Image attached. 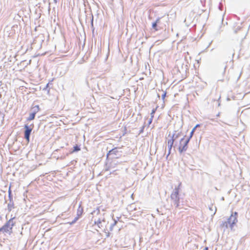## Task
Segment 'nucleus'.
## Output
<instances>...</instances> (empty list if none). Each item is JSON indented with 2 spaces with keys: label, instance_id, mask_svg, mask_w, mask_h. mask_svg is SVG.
I'll list each match as a JSON object with an SVG mask.
<instances>
[{
  "label": "nucleus",
  "instance_id": "f257e3e1",
  "mask_svg": "<svg viewBox=\"0 0 250 250\" xmlns=\"http://www.w3.org/2000/svg\"><path fill=\"white\" fill-rule=\"evenodd\" d=\"M237 222V212H234L232 213L228 218L227 222L223 223V225L226 228L229 227L231 229H233L234 225Z\"/></svg>",
  "mask_w": 250,
  "mask_h": 250
},
{
  "label": "nucleus",
  "instance_id": "f03ea898",
  "mask_svg": "<svg viewBox=\"0 0 250 250\" xmlns=\"http://www.w3.org/2000/svg\"><path fill=\"white\" fill-rule=\"evenodd\" d=\"M13 219H9L4 225L0 228V232L2 231L3 233H8L9 234L12 232L13 227L15 225V223L13 222Z\"/></svg>",
  "mask_w": 250,
  "mask_h": 250
},
{
  "label": "nucleus",
  "instance_id": "7ed1b4c3",
  "mask_svg": "<svg viewBox=\"0 0 250 250\" xmlns=\"http://www.w3.org/2000/svg\"><path fill=\"white\" fill-rule=\"evenodd\" d=\"M187 136H184L183 138L180 140L179 145L178 146V150L182 153L185 151L188 148V144L189 142L190 137Z\"/></svg>",
  "mask_w": 250,
  "mask_h": 250
},
{
  "label": "nucleus",
  "instance_id": "20e7f679",
  "mask_svg": "<svg viewBox=\"0 0 250 250\" xmlns=\"http://www.w3.org/2000/svg\"><path fill=\"white\" fill-rule=\"evenodd\" d=\"M179 135L180 133L176 131H175L172 135L169 134L168 137H170V139L167 141V145L169 149L171 148L175 140L179 137Z\"/></svg>",
  "mask_w": 250,
  "mask_h": 250
},
{
  "label": "nucleus",
  "instance_id": "39448f33",
  "mask_svg": "<svg viewBox=\"0 0 250 250\" xmlns=\"http://www.w3.org/2000/svg\"><path fill=\"white\" fill-rule=\"evenodd\" d=\"M24 138L26 139L27 142L29 143L30 135L32 130V127H30L29 126L26 125H24Z\"/></svg>",
  "mask_w": 250,
  "mask_h": 250
},
{
  "label": "nucleus",
  "instance_id": "423d86ee",
  "mask_svg": "<svg viewBox=\"0 0 250 250\" xmlns=\"http://www.w3.org/2000/svg\"><path fill=\"white\" fill-rule=\"evenodd\" d=\"M34 107L36 108V110H35V111L34 112L30 114L29 117L27 119L28 121H31V120H34L36 113L38 112L40 110L39 106L38 105H36Z\"/></svg>",
  "mask_w": 250,
  "mask_h": 250
},
{
  "label": "nucleus",
  "instance_id": "0eeeda50",
  "mask_svg": "<svg viewBox=\"0 0 250 250\" xmlns=\"http://www.w3.org/2000/svg\"><path fill=\"white\" fill-rule=\"evenodd\" d=\"M83 212V209L82 207H81L80 206L78 208V210H77L78 216L75 218L74 220L72 223H71L70 224H72L73 223H75L79 218L80 216H81L82 215Z\"/></svg>",
  "mask_w": 250,
  "mask_h": 250
},
{
  "label": "nucleus",
  "instance_id": "6e6552de",
  "mask_svg": "<svg viewBox=\"0 0 250 250\" xmlns=\"http://www.w3.org/2000/svg\"><path fill=\"white\" fill-rule=\"evenodd\" d=\"M160 19H157L155 22H153L152 23V27L155 29V31H157L158 29L157 28V24L159 22Z\"/></svg>",
  "mask_w": 250,
  "mask_h": 250
},
{
  "label": "nucleus",
  "instance_id": "1a4fd4ad",
  "mask_svg": "<svg viewBox=\"0 0 250 250\" xmlns=\"http://www.w3.org/2000/svg\"><path fill=\"white\" fill-rule=\"evenodd\" d=\"M80 147L79 146H78L77 145H76V146H75L73 147V149L72 150V152H76V151H78L79 150H80Z\"/></svg>",
  "mask_w": 250,
  "mask_h": 250
},
{
  "label": "nucleus",
  "instance_id": "9d476101",
  "mask_svg": "<svg viewBox=\"0 0 250 250\" xmlns=\"http://www.w3.org/2000/svg\"><path fill=\"white\" fill-rule=\"evenodd\" d=\"M178 192L177 191H175L174 193H173L171 194V197L173 198V197H175V198H177L178 197Z\"/></svg>",
  "mask_w": 250,
  "mask_h": 250
},
{
  "label": "nucleus",
  "instance_id": "9b49d317",
  "mask_svg": "<svg viewBox=\"0 0 250 250\" xmlns=\"http://www.w3.org/2000/svg\"><path fill=\"white\" fill-rule=\"evenodd\" d=\"M115 151V149H112V150L110 151L108 154H112L114 153V152Z\"/></svg>",
  "mask_w": 250,
  "mask_h": 250
},
{
  "label": "nucleus",
  "instance_id": "f8f14e48",
  "mask_svg": "<svg viewBox=\"0 0 250 250\" xmlns=\"http://www.w3.org/2000/svg\"><path fill=\"white\" fill-rule=\"evenodd\" d=\"M153 118V115H152L151 117V118L150 119L149 122V124H150L151 123Z\"/></svg>",
  "mask_w": 250,
  "mask_h": 250
},
{
  "label": "nucleus",
  "instance_id": "ddd939ff",
  "mask_svg": "<svg viewBox=\"0 0 250 250\" xmlns=\"http://www.w3.org/2000/svg\"><path fill=\"white\" fill-rule=\"evenodd\" d=\"M166 96V92H164V93L162 95V99L164 100Z\"/></svg>",
  "mask_w": 250,
  "mask_h": 250
},
{
  "label": "nucleus",
  "instance_id": "4468645a",
  "mask_svg": "<svg viewBox=\"0 0 250 250\" xmlns=\"http://www.w3.org/2000/svg\"><path fill=\"white\" fill-rule=\"evenodd\" d=\"M199 126V125H196V126H195V127L193 128V129L192 130V132H191V134H192V133H193V131H194V130H195V128H196V127H198Z\"/></svg>",
  "mask_w": 250,
  "mask_h": 250
},
{
  "label": "nucleus",
  "instance_id": "2eb2a0df",
  "mask_svg": "<svg viewBox=\"0 0 250 250\" xmlns=\"http://www.w3.org/2000/svg\"><path fill=\"white\" fill-rule=\"evenodd\" d=\"M155 112V110H153L151 113V116H152V115L154 116V114Z\"/></svg>",
  "mask_w": 250,
  "mask_h": 250
},
{
  "label": "nucleus",
  "instance_id": "dca6fc26",
  "mask_svg": "<svg viewBox=\"0 0 250 250\" xmlns=\"http://www.w3.org/2000/svg\"><path fill=\"white\" fill-rule=\"evenodd\" d=\"M204 250H208V247H205L204 248Z\"/></svg>",
  "mask_w": 250,
  "mask_h": 250
}]
</instances>
